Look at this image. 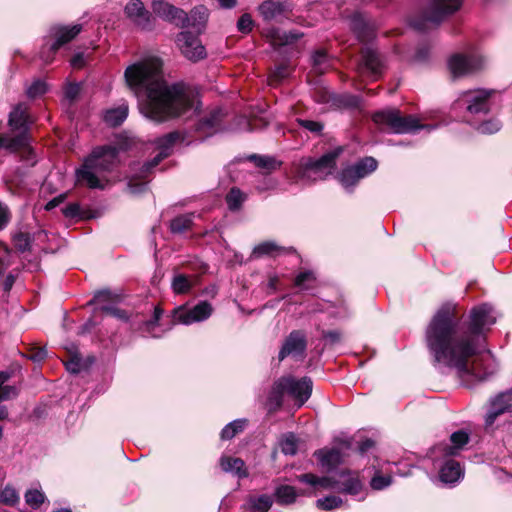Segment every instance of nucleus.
<instances>
[{
  "label": "nucleus",
  "instance_id": "nucleus-1",
  "mask_svg": "<svg viewBox=\"0 0 512 512\" xmlns=\"http://www.w3.org/2000/svg\"><path fill=\"white\" fill-rule=\"evenodd\" d=\"M496 321L491 306L471 309L468 318L454 302L443 303L425 332L427 348L436 365L456 371L466 386L483 381L494 373L485 355V331Z\"/></svg>",
  "mask_w": 512,
  "mask_h": 512
},
{
  "label": "nucleus",
  "instance_id": "nucleus-59",
  "mask_svg": "<svg viewBox=\"0 0 512 512\" xmlns=\"http://www.w3.org/2000/svg\"><path fill=\"white\" fill-rule=\"evenodd\" d=\"M81 87L78 84H69L65 88V97L69 100H74L80 93Z\"/></svg>",
  "mask_w": 512,
  "mask_h": 512
},
{
  "label": "nucleus",
  "instance_id": "nucleus-14",
  "mask_svg": "<svg viewBox=\"0 0 512 512\" xmlns=\"http://www.w3.org/2000/svg\"><path fill=\"white\" fill-rule=\"evenodd\" d=\"M431 458L434 465L439 468V477L443 483L453 484L463 477L464 472L462 467L459 462L451 457L439 455L438 458H435V455L431 452Z\"/></svg>",
  "mask_w": 512,
  "mask_h": 512
},
{
  "label": "nucleus",
  "instance_id": "nucleus-38",
  "mask_svg": "<svg viewBox=\"0 0 512 512\" xmlns=\"http://www.w3.org/2000/svg\"><path fill=\"white\" fill-rule=\"evenodd\" d=\"M479 121L480 120L475 121V124L473 125L479 133L484 135L494 134L498 132L502 127L501 122L494 118L478 123Z\"/></svg>",
  "mask_w": 512,
  "mask_h": 512
},
{
  "label": "nucleus",
  "instance_id": "nucleus-12",
  "mask_svg": "<svg viewBox=\"0 0 512 512\" xmlns=\"http://www.w3.org/2000/svg\"><path fill=\"white\" fill-rule=\"evenodd\" d=\"M212 313V305L207 301H201L192 308L186 305L176 307L172 312V318L174 323L191 325L207 320Z\"/></svg>",
  "mask_w": 512,
  "mask_h": 512
},
{
  "label": "nucleus",
  "instance_id": "nucleus-2",
  "mask_svg": "<svg viewBox=\"0 0 512 512\" xmlns=\"http://www.w3.org/2000/svg\"><path fill=\"white\" fill-rule=\"evenodd\" d=\"M162 66L159 57L149 55L125 69L128 88L136 96H145L140 104L141 113L156 122L196 113L199 108L196 95L182 84L168 85Z\"/></svg>",
  "mask_w": 512,
  "mask_h": 512
},
{
  "label": "nucleus",
  "instance_id": "nucleus-56",
  "mask_svg": "<svg viewBox=\"0 0 512 512\" xmlns=\"http://www.w3.org/2000/svg\"><path fill=\"white\" fill-rule=\"evenodd\" d=\"M147 188V184L145 182H135L134 179H131L128 183V190L131 194L137 195L143 193Z\"/></svg>",
  "mask_w": 512,
  "mask_h": 512
},
{
  "label": "nucleus",
  "instance_id": "nucleus-51",
  "mask_svg": "<svg viewBox=\"0 0 512 512\" xmlns=\"http://www.w3.org/2000/svg\"><path fill=\"white\" fill-rule=\"evenodd\" d=\"M102 311L105 312L107 315L119 319L121 321H128L130 319L129 314L126 311L116 307L103 306Z\"/></svg>",
  "mask_w": 512,
  "mask_h": 512
},
{
  "label": "nucleus",
  "instance_id": "nucleus-9",
  "mask_svg": "<svg viewBox=\"0 0 512 512\" xmlns=\"http://www.w3.org/2000/svg\"><path fill=\"white\" fill-rule=\"evenodd\" d=\"M461 8V2H427L423 12L411 20V25L424 31L438 25Z\"/></svg>",
  "mask_w": 512,
  "mask_h": 512
},
{
  "label": "nucleus",
  "instance_id": "nucleus-46",
  "mask_svg": "<svg viewBox=\"0 0 512 512\" xmlns=\"http://www.w3.org/2000/svg\"><path fill=\"white\" fill-rule=\"evenodd\" d=\"M332 478V480L334 481H339V482H348L349 479H353L357 482V486H356V490L351 492V491H345L346 493H349V494H357L358 491L360 490V487H361V484H360V481L358 479V476L356 474H353L349 471H340V472H337L333 475L330 476Z\"/></svg>",
  "mask_w": 512,
  "mask_h": 512
},
{
  "label": "nucleus",
  "instance_id": "nucleus-37",
  "mask_svg": "<svg viewBox=\"0 0 512 512\" xmlns=\"http://www.w3.org/2000/svg\"><path fill=\"white\" fill-rule=\"evenodd\" d=\"M247 505L252 512H267L272 505V500L268 495H260L251 497Z\"/></svg>",
  "mask_w": 512,
  "mask_h": 512
},
{
  "label": "nucleus",
  "instance_id": "nucleus-33",
  "mask_svg": "<svg viewBox=\"0 0 512 512\" xmlns=\"http://www.w3.org/2000/svg\"><path fill=\"white\" fill-rule=\"evenodd\" d=\"M282 250L283 248L277 245L275 242L265 241L254 247L252 255L255 258L262 256H274L280 253Z\"/></svg>",
  "mask_w": 512,
  "mask_h": 512
},
{
  "label": "nucleus",
  "instance_id": "nucleus-13",
  "mask_svg": "<svg viewBox=\"0 0 512 512\" xmlns=\"http://www.w3.org/2000/svg\"><path fill=\"white\" fill-rule=\"evenodd\" d=\"M124 14L127 21L139 30H150L154 25V17L144 2H127Z\"/></svg>",
  "mask_w": 512,
  "mask_h": 512
},
{
  "label": "nucleus",
  "instance_id": "nucleus-7",
  "mask_svg": "<svg viewBox=\"0 0 512 512\" xmlns=\"http://www.w3.org/2000/svg\"><path fill=\"white\" fill-rule=\"evenodd\" d=\"M495 90L476 89L463 92L457 99L456 104L459 108L465 109L464 119L470 124L480 120L495 104Z\"/></svg>",
  "mask_w": 512,
  "mask_h": 512
},
{
  "label": "nucleus",
  "instance_id": "nucleus-5",
  "mask_svg": "<svg viewBox=\"0 0 512 512\" xmlns=\"http://www.w3.org/2000/svg\"><path fill=\"white\" fill-rule=\"evenodd\" d=\"M312 381L308 377L296 379L293 376H283L273 385L269 394V403L274 407H280L283 403V396L293 398L298 407H301L311 396Z\"/></svg>",
  "mask_w": 512,
  "mask_h": 512
},
{
  "label": "nucleus",
  "instance_id": "nucleus-25",
  "mask_svg": "<svg viewBox=\"0 0 512 512\" xmlns=\"http://www.w3.org/2000/svg\"><path fill=\"white\" fill-rule=\"evenodd\" d=\"M220 466L223 471L232 473L238 476L239 478L247 476L245 463L240 458L222 456L220 459Z\"/></svg>",
  "mask_w": 512,
  "mask_h": 512
},
{
  "label": "nucleus",
  "instance_id": "nucleus-40",
  "mask_svg": "<svg viewBox=\"0 0 512 512\" xmlns=\"http://www.w3.org/2000/svg\"><path fill=\"white\" fill-rule=\"evenodd\" d=\"M349 172L350 166L341 171L338 176V180L346 191L352 192L355 186L358 184L359 180L356 178L355 172Z\"/></svg>",
  "mask_w": 512,
  "mask_h": 512
},
{
  "label": "nucleus",
  "instance_id": "nucleus-49",
  "mask_svg": "<svg viewBox=\"0 0 512 512\" xmlns=\"http://www.w3.org/2000/svg\"><path fill=\"white\" fill-rule=\"evenodd\" d=\"M0 499L7 505H14L19 501V495L15 488L6 486L0 493Z\"/></svg>",
  "mask_w": 512,
  "mask_h": 512
},
{
  "label": "nucleus",
  "instance_id": "nucleus-62",
  "mask_svg": "<svg viewBox=\"0 0 512 512\" xmlns=\"http://www.w3.org/2000/svg\"><path fill=\"white\" fill-rule=\"evenodd\" d=\"M324 337L331 343H337L341 339V334L338 331H329L324 334Z\"/></svg>",
  "mask_w": 512,
  "mask_h": 512
},
{
  "label": "nucleus",
  "instance_id": "nucleus-58",
  "mask_svg": "<svg viewBox=\"0 0 512 512\" xmlns=\"http://www.w3.org/2000/svg\"><path fill=\"white\" fill-rule=\"evenodd\" d=\"M428 57H429V49L427 47H420L415 52L413 61L416 63H423L428 59Z\"/></svg>",
  "mask_w": 512,
  "mask_h": 512
},
{
  "label": "nucleus",
  "instance_id": "nucleus-27",
  "mask_svg": "<svg viewBox=\"0 0 512 512\" xmlns=\"http://www.w3.org/2000/svg\"><path fill=\"white\" fill-rule=\"evenodd\" d=\"M196 280L195 276L178 273L171 281V288L175 294H186L195 286Z\"/></svg>",
  "mask_w": 512,
  "mask_h": 512
},
{
  "label": "nucleus",
  "instance_id": "nucleus-15",
  "mask_svg": "<svg viewBox=\"0 0 512 512\" xmlns=\"http://www.w3.org/2000/svg\"><path fill=\"white\" fill-rule=\"evenodd\" d=\"M300 482L312 485L319 486L323 489H334L337 491H355L357 482L355 480L349 479L348 482H339L332 480L331 477H317L314 474L307 473L302 474L297 477Z\"/></svg>",
  "mask_w": 512,
  "mask_h": 512
},
{
  "label": "nucleus",
  "instance_id": "nucleus-54",
  "mask_svg": "<svg viewBox=\"0 0 512 512\" xmlns=\"http://www.w3.org/2000/svg\"><path fill=\"white\" fill-rule=\"evenodd\" d=\"M238 30L242 33H248L252 30L253 21L249 14H243L237 23Z\"/></svg>",
  "mask_w": 512,
  "mask_h": 512
},
{
  "label": "nucleus",
  "instance_id": "nucleus-3",
  "mask_svg": "<svg viewBox=\"0 0 512 512\" xmlns=\"http://www.w3.org/2000/svg\"><path fill=\"white\" fill-rule=\"evenodd\" d=\"M154 12L162 19L182 28L191 27L196 34L182 31L177 35L176 45L182 55L190 61H199L206 57L205 47L198 38L207 22L208 10L204 5L196 6L189 15L170 2H153Z\"/></svg>",
  "mask_w": 512,
  "mask_h": 512
},
{
  "label": "nucleus",
  "instance_id": "nucleus-6",
  "mask_svg": "<svg viewBox=\"0 0 512 512\" xmlns=\"http://www.w3.org/2000/svg\"><path fill=\"white\" fill-rule=\"evenodd\" d=\"M30 123L27 114V107L23 104L17 105L9 115V125L12 130L19 131L15 137L8 135L0 136V147H4L10 151L21 150L23 155H33V151L29 146V138L27 135L28 125Z\"/></svg>",
  "mask_w": 512,
  "mask_h": 512
},
{
  "label": "nucleus",
  "instance_id": "nucleus-64",
  "mask_svg": "<svg viewBox=\"0 0 512 512\" xmlns=\"http://www.w3.org/2000/svg\"><path fill=\"white\" fill-rule=\"evenodd\" d=\"M63 200V196H59V197H56L52 200H50L46 205H45V209L46 210H52L54 209L55 207H57Z\"/></svg>",
  "mask_w": 512,
  "mask_h": 512
},
{
  "label": "nucleus",
  "instance_id": "nucleus-32",
  "mask_svg": "<svg viewBox=\"0 0 512 512\" xmlns=\"http://www.w3.org/2000/svg\"><path fill=\"white\" fill-rule=\"evenodd\" d=\"M265 20L277 19L284 11L282 2H262L258 8Z\"/></svg>",
  "mask_w": 512,
  "mask_h": 512
},
{
  "label": "nucleus",
  "instance_id": "nucleus-50",
  "mask_svg": "<svg viewBox=\"0 0 512 512\" xmlns=\"http://www.w3.org/2000/svg\"><path fill=\"white\" fill-rule=\"evenodd\" d=\"M313 68L317 73H323L327 63V55L324 51H317L312 56Z\"/></svg>",
  "mask_w": 512,
  "mask_h": 512
},
{
  "label": "nucleus",
  "instance_id": "nucleus-22",
  "mask_svg": "<svg viewBox=\"0 0 512 512\" xmlns=\"http://www.w3.org/2000/svg\"><path fill=\"white\" fill-rule=\"evenodd\" d=\"M222 118V110L214 109L199 119L196 131L204 136H210L219 130Z\"/></svg>",
  "mask_w": 512,
  "mask_h": 512
},
{
  "label": "nucleus",
  "instance_id": "nucleus-53",
  "mask_svg": "<svg viewBox=\"0 0 512 512\" xmlns=\"http://www.w3.org/2000/svg\"><path fill=\"white\" fill-rule=\"evenodd\" d=\"M391 482V476L375 475L371 480V487L375 490H381L388 487Z\"/></svg>",
  "mask_w": 512,
  "mask_h": 512
},
{
  "label": "nucleus",
  "instance_id": "nucleus-47",
  "mask_svg": "<svg viewBox=\"0 0 512 512\" xmlns=\"http://www.w3.org/2000/svg\"><path fill=\"white\" fill-rule=\"evenodd\" d=\"M342 504L341 498L337 496H327L316 501V505L322 510H333L340 507Z\"/></svg>",
  "mask_w": 512,
  "mask_h": 512
},
{
  "label": "nucleus",
  "instance_id": "nucleus-44",
  "mask_svg": "<svg viewBox=\"0 0 512 512\" xmlns=\"http://www.w3.org/2000/svg\"><path fill=\"white\" fill-rule=\"evenodd\" d=\"M45 498L44 493L38 489H30L25 493V501L33 509L39 508Z\"/></svg>",
  "mask_w": 512,
  "mask_h": 512
},
{
  "label": "nucleus",
  "instance_id": "nucleus-29",
  "mask_svg": "<svg viewBox=\"0 0 512 512\" xmlns=\"http://www.w3.org/2000/svg\"><path fill=\"white\" fill-rule=\"evenodd\" d=\"M128 115V106L125 103H122L116 108L109 109L106 111L104 120L107 124L112 126L120 125Z\"/></svg>",
  "mask_w": 512,
  "mask_h": 512
},
{
  "label": "nucleus",
  "instance_id": "nucleus-16",
  "mask_svg": "<svg viewBox=\"0 0 512 512\" xmlns=\"http://www.w3.org/2000/svg\"><path fill=\"white\" fill-rule=\"evenodd\" d=\"M179 139V134L176 132L169 133L156 141L157 148L159 150L158 154L154 157V159L143 165V169L140 178H145L147 173L151 171L152 168L156 167L164 158L168 157L171 153V149L175 142Z\"/></svg>",
  "mask_w": 512,
  "mask_h": 512
},
{
  "label": "nucleus",
  "instance_id": "nucleus-52",
  "mask_svg": "<svg viewBox=\"0 0 512 512\" xmlns=\"http://www.w3.org/2000/svg\"><path fill=\"white\" fill-rule=\"evenodd\" d=\"M13 241L15 247L22 252L28 250L31 243L30 236L26 233H19L15 235Z\"/></svg>",
  "mask_w": 512,
  "mask_h": 512
},
{
  "label": "nucleus",
  "instance_id": "nucleus-23",
  "mask_svg": "<svg viewBox=\"0 0 512 512\" xmlns=\"http://www.w3.org/2000/svg\"><path fill=\"white\" fill-rule=\"evenodd\" d=\"M303 36L302 33L297 31L285 32L277 28H271L267 31L266 37L270 40L273 46H283L296 42Z\"/></svg>",
  "mask_w": 512,
  "mask_h": 512
},
{
  "label": "nucleus",
  "instance_id": "nucleus-28",
  "mask_svg": "<svg viewBox=\"0 0 512 512\" xmlns=\"http://www.w3.org/2000/svg\"><path fill=\"white\" fill-rule=\"evenodd\" d=\"M378 163L373 157H365L357 162L355 165L350 166V172L356 173V178L361 179L369 176L377 169Z\"/></svg>",
  "mask_w": 512,
  "mask_h": 512
},
{
  "label": "nucleus",
  "instance_id": "nucleus-61",
  "mask_svg": "<svg viewBox=\"0 0 512 512\" xmlns=\"http://www.w3.org/2000/svg\"><path fill=\"white\" fill-rule=\"evenodd\" d=\"M287 74H288V71H287L286 67H282V66L278 67L271 77V82H276V81L286 77Z\"/></svg>",
  "mask_w": 512,
  "mask_h": 512
},
{
  "label": "nucleus",
  "instance_id": "nucleus-60",
  "mask_svg": "<svg viewBox=\"0 0 512 512\" xmlns=\"http://www.w3.org/2000/svg\"><path fill=\"white\" fill-rule=\"evenodd\" d=\"M62 211L66 217L73 218L79 215L80 208L77 204H70L66 206Z\"/></svg>",
  "mask_w": 512,
  "mask_h": 512
},
{
  "label": "nucleus",
  "instance_id": "nucleus-21",
  "mask_svg": "<svg viewBox=\"0 0 512 512\" xmlns=\"http://www.w3.org/2000/svg\"><path fill=\"white\" fill-rule=\"evenodd\" d=\"M82 30L80 24L72 26H56L51 30L54 42L50 44L49 50L55 53L62 45L73 40Z\"/></svg>",
  "mask_w": 512,
  "mask_h": 512
},
{
  "label": "nucleus",
  "instance_id": "nucleus-26",
  "mask_svg": "<svg viewBox=\"0 0 512 512\" xmlns=\"http://www.w3.org/2000/svg\"><path fill=\"white\" fill-rule=\"evenodd\" d=\"M351 28L361 41H367L372 37V28L362 14L357 13L352 16Z\"/></svg>",
  "mask_w": 512,
  "mask_h": 512
},
{
  "label": "nucleus",
  "instance_id": "nucleus-10",
  "mask_svg": "<svg viewBox=\"0 0 512 512\" xmlns=\"http://www.w3.org/2000/svg\"><path fill=\"white\" fill-rule=\"evenodd\" d=\"M373 121L384 129L397 134L413 133L425 126L413 116H402L398 110H383L374 114Z\"/></svg>",
  "mask_w": 512,
  "mask_h": 512
},
{
  "label": "nucleus",
  "instance_id": "nucleus-63",
  "mask_svg": "<svg viewBox=\"0 0 512 512\" xmlns=\"http://www.w3.org/2000/svg\"><path fill=\"white\" fill-rule=\"evenodd\" d=\"M71 65L74 68H81L84 65V56L83 54L79 53L73 56L71 59Z\"/></svg>",
  "mask_w": 512,
  "mask_h": 512
},
{
  "label": "nucleus",
  "instance_id": "nucleus-57",
  "mask_svg": "<svg viewBox=\"0 0 512 512\" xmlns=\"http://www.w3.org/2000/svg\"><path fill=\"white\" fill-rule=\"evenodd\" d=\"M10 211L6 205L0 202V230L4 229L10 221Z\"/></svg>",
  "mask_w": 512,
  "mask_h": 512
},
{
  "label": "nucleus",
  "instance_id": "nucleus-55",
  "mask_svg": "<svg viewBox=\"0 0 512 512\" xmlns=\"http://www.w3.org/2000/svg\"><path fill=\"white\" fill-rule=\"evenodd\" d=\"M298 123L305 129L313 133H320L323 129L322 123L313 120L299 119Z\"/></svg>",
  "mask_w": 512,
  "mask_h": 512
},
{
  "label": "nucleus",
  "instance_id": "nucleus-43",
  "mask_svg": "<svg viewBox=\"0 0 512 512\" xmlns=\"http://www.w3.org/2000/svg\"><path fill=\"white\" fill-rule=\"evenodd\" d=\"M316 277L312 271L299 273L295 278V286L302 290H308L313 287Z\"/></svg>",
  "mask_w": 512,
  "mask_h": 512
},
{
  "label": "nucleus",
  "instance_id": "nucleus-36",
  "mask_svg": "<svg viewBox=\"0 0 512 512\" xmlns=\"http://www.w3.org/2000/svg\"><path fill=\"white\" fill-rule=\"evenodd\" d=\"M300 442L293 433L283 435L280 440L281 451L285 455H295L299 449Z\"/></svg>",
  "mask_w": 512,
  "mask_h": 512
},
{
  "label": "nucleus",
  "instance_id": "nucleus-31",
  "mask_svg": "<svg viewBox=\"0 0 512 512\" xmlns=\"http://www.w3.org/2000/svg\"><path fill=\"white\" fill-rule=\"evenodd\" d=\"M298 495L300 494L290 485H281L275 491L276 501L282 505L294 503Z\"/></svg>",
  "mask_w": 512,
  "mask_h": 512
},
{
  "label": "nucleus",
  "instance_id": "nucleus-48",
  "mask_svg": "<svg viewBox=\"0 0 512 512\" xmlns=\"http://www.w3.org/2000/svg\"><path fill=\"white\" fill-rule=\"evenodd\" d=\"M48 87L42 80H35L28 88L27 95L29 98H37L46 93Z\"/></svg>",
  "mask_w": 512,
  "mask_h": 512
},
{
  "label": "nucleus",
  "instance_id": "nucleus-34",
  "mask_svg": "<svg viewBox=\"0 0 512 512\" xmlns=\"http://www.w3.org/2000/svg\"><path fill=\"white\" fill-rule=\"evenodd\" d=\"M247 420L237 419L227 424L221 432L222 440H230L246 428Z\"/></svg>",
  "mask_w": 512,
  "mask_h": 512
},
{
  "label": "nucleus",
  "instance_id": "nucleus-8",
  "mask_svg": "<svg viewBox=\"0 0 512 512\" xmlns=\"http://www.w3.org/2000/svg\"><path fill=\"white\" fill-rule=\"evenodd\" d=\"M342 151V147H338L327 152L317 160L310 158L302 159L296 170L297 179L304 183H312L325 179L328 175L333 173L336 159Z\"/></svg>",
  "mask_w": 512,
  "mask_h": 512
},
{
  "label": "nucleus",
  "instance_id": "nucleus-41",
  "mask_svg": "<svg viewBox=\"0 0 512 512\" xmlns=\"http://www.w3.org/2000/svg\"><path fill=\"white\" fill-rule=\"evenodd\" d=\"M162 313V309L155 307L152 319L145 321L140 329L143 332L148 333L152 337H160L161 334L156 331V327L158 325V321L162 316Z\"/></svg>",
  "mask_w": 512,
  "mask_h": 512
},
{
  "label": "nucleus",
  "instance_id": "nucleus-4",
  "mask_svg": "<svg viewBox=\"0 0 512 512\" xmlns=\"http://www.w3.org/2000/svg\"><path fill=\"white\" fill-rule=\"evenodd\" d=\"M117 154L118 151L113 146L95 148L76 170L77 182L92 189H104L108 179L103 174L115 167Z\"/></svg>",
  "mask_w": 512,
  "mask_h": 512
},
{
  "label": "nucleus",
  "instance_id": "nucleus-45",
  "mask_svg": "<svg viewBox=\"0 0 512 512\" xmlns=\"http://www.w3.org/2000/svg\"><path fill=\"white\" fill-rule=\"evenodd\" d=\"M251 159L257 167L267 171L275 170L280 166V163L275 158L269 156H252Z\"/></svg>",
  "mask_w": 512,
  "mask_h": 512
},
{
  "label": "nucleus",
  "instance_id": "nucleus-42",
  "mask_svg": "<svg viewBox=\"0 0 512 512\" xmlns=\"http://www.w3.org/2000/svg\"><path fill=\"white\" fill-rule=\"evenodd\" d=\"M246 196L238 188H232L226 196V201L230 210H237L245 201Z\"/></svg>",
  "mask_w": 512,
  "mask_h": 512
},
{
  "label": "nucleus",
  "instance_id": "nucleus-18",
  "mask_svg": "<svg viewBox=\"0 0 512 512\" xmlns=\"http://www.w3.org/2000/svg\"><path fill=\"white\" fill-rule=\"evenodd\" d=\"M468 441V433L463 430H459L451 434L450 444H439L431 451L435 455V458H438L439 455H443V457H453L459 454Z\"/></svg>",
  "mask_w": 512,
  "mask_h": 512
},
{
  "label": "nucleus",
  "instance_id": "nucleus-24",
  "mask_svg": "<svg viewBox=\"0 0 512 512\" xmlns=\"http://www.w3.org/2000/svg\"><path fill=\"white\" fill-rule=\"evenodd\" d=\"M321 466L330 471L342 461V454L338 449H322L315 452Z\"/></svg>",
  "mask_w": 512,
  "mask_h": 512
},
{
  "label": "nucleus",
  "instance_id": "nucleus-20",
  "mask_svg": "<svg viewBox=\"0 0 512 512\" xmlns=\"http://www.w3.org/2000/svg\"><path fill=\"white\" fill-rule=\"evenodd\" d=\"M306 349L305 336L300 331H293L285 340L282 349L279 352V360L287 356H301Z\"/></svg>",
  "mask_w": 512,
  "mask_h": 512
},
{
  "label": "nucleus",
  "instance_id": "nucleus-39",
  "mask_svg": "<svg viewBox=\"0 0 512 512\" xmlns=\"http://www.w3.org/2000/svg\"><path fill=\"white\" fill-rule=\"evenodd\" d=\"M10 378V374L0 372V401L9 400L17 395V389L14 386L5 385Z\"/></svg>",
  "mask_w": 512,
  "mask_h": 512
},
{
  "label": "nucleus",
  "instance_id": "nucleus-11",
  "mask_svg": "<svg viewBox=\"0 0 512 512\" xmlns=\"http://www.w3.org/2000/svg\"><path fill=\"white\" fill-rule=\"evenodd\" d=\"M486 64L484 56L476 51L459 53L451 56L448 62L449 70L454 77L470 75L481 70Z\"/></svg>",
  "mask_w": 512,
  "mask_h": 512
},
{
  "label": "nucleus",
  "instance_id": "nucleus-17",
  "mask_svg": "<svg viewBox=\"0 0 512 512\" xmlns=\"http://www.w3.org/2000/svg\"><path fill=\"white\" fill-rule=\"evenodd\" d=\"M512 411V388L500 393L490 402L485 423L486 426H492L498 416Z\"/></svg>",
  "mask_w": 512,
  "mask_h": 512
},
{
  "label": "nucleus",
  "instance_id": "nucleus-30",
  "mask_svg": "<svg viewBox=\"0 0 512 512\" xmlns=\"http://www.w3.org/2000/svg\"><path fill=\"white\" fill-rule=\"evenodd\" d=\"M67 352L69 354V358L64 361L66 369L73 374L79 373L85 367V364L78 353L77 348L72 345L67 348Z\"/></svg>",
  "mask_w": 512,
  "mask_h": 512
},
{
  "label": "nucleus",
  "instance_id": "nucleus-35",
  "mask_svg": "<svg viewBox=\"0 0 512 512\" xmlns=\"http://www.w3.org/2000/svg\"><path fill=\"white\" fill-rule=\"evenodd\" d=\"M193 224V215H180L175 217L170 223L172 233L181 234L188 231Z\"/></svg>",
  "mask_w": 512,
  "mask_h": 512
},
{
  "label": "nucleus",
  "instance_id": "nucleus-19",
  "mask_svg": "<svg viewBox=\"0 0 512 512\" xmlns=\"http://www.w3.org/2000/svg\"><path fill=\"white\" fill-rule=\"evenodd\" d=\"M382 71V62L376 51L367 48L362 52V62L358 67L361 77L367 76L375 80Z\"/></svg>",
  "mask_w": 512,
  "mask_h": 512
}]
</instances>
